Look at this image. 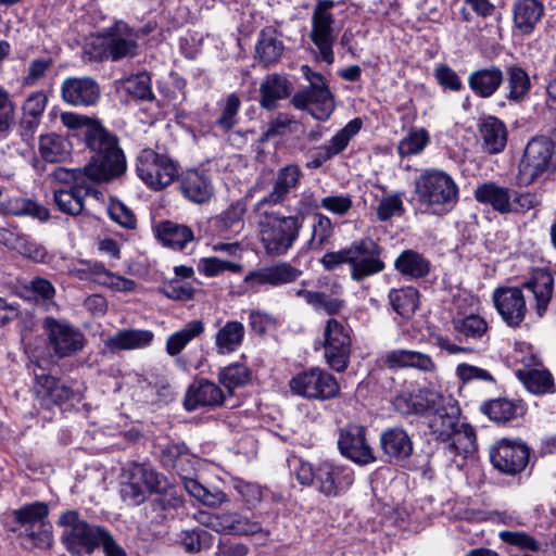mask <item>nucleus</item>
Masks as SVG:
<instances>
[{"label":"nucleus","mask_w":556,"mask_h":556,"mask_svg":"<svg viewBox=\"0 0 556 556\" xmlns=\"http://www.w3.org/2000/svg\"><path fill=\"white\" fill-rule=\"evenodd\" d=\"M250 379L251 371L240 363L230 364L218 374V381L227 390L229 396H232L235 389L249 383Z\"/></svg>","instance_id":"obj_54"},{"label":"nucleus","mask_w":556,"mask_h":556,"mask_svg":"<svg viewBox=\"0 0 556 556\" xmlns=\"http://www.w3.org/2000/svg\"><path fill=\"white\" fill-rule=\"evenodd\" d=\"M292 104L300 110H307L318 121H327L334 110L333 96L326 84L308 86L296 92Z\"/></svg>","instance_id":"obj_18"},{"label":"nucleus","mask_w":556,"mask_h":556,"mask_svg":"<svg viewBox=\"0 0 556 556\" xmlns=\"http://www.w3.org/2000/svg\"><path fill=\"white\" fill-rule=\"evenodd\" d=\"M26 548L48 549L53 544L52 525L50 521L41 522L29 529H23L17 532Z\"/></svg>","instance_id":"obj_51"},{"label":"nucleus","mask_w":556,"mask_h":556,"mask_svg":"<svg viewBox=\"0 0 556 556\" xmlns=\"http://www.w3.org/2000/svg\"><path fill=\"white\" fill-rule=\"evenodd\" d=\"M294 475L300 484L313 485L326 497H338L349 490L354 481L353 472L330 462L312 465L302 459L298 460Z\"/></svg>","instance_id":"obj_5"},{"label":"nucleus","mask_w":556,"mask_h":556,"mask_svg":"<svg viewBox=\"0 0 556 556\" xmlns=\"http://www.w3.org/2000/svg\"><path fill=\"white\" fill-rule=\"evenodd\" d=\"M479 132L483 140L484 149L496 154L502 152L507 144V129L505 124L494 116H488L479 124Z\"/></svg>","instance_id":"obj_36"},{"label":"nucleus","mask_w":556,"mask_h":556,"mask_svg":"<svg viewBox=\"0 0 556 556\" xmlns=\"http://www.w3.org/2000/svg\"><path fill=\"white\" fill-rule=\"evenodd\" d=\"M245 328L242 323L228 320L222 325L215 334V346L219 355L236 352L242 344Z\"/></svg>","instance_id":"obj_42"},{"label":"nucleus","mask_w":556,"mask_h":556,"mask_svg":"<svg viewBox=\"0 0 556 556\" xmlns=\"http://www.w3.org/2000/svg\"><path fill=\"white\" fill-rule=\"evenodd\" d=\"M384 364L390 369L415 368L425 372L437 370V365L430 355L414 350H392L386 354Z\"/></svg>","instance_id":"obj_26"},{"label":"nucleus","mask_w":556,"mask_h":556,"mask_svg":"<svg viewBox=\"0 0 556 556\" xmlns=\"http://www.w3.org/2000/svg\"><path fill=\"white\" fill-rule=\"evenodd\" d=\"M382 248L370 238H363L353 242L349 248L328 252L321 258L327 270H333L342 264L351 267V278L362 281L365 278L379 274L386 268L381 260Z\"/></svg>","instance_id":"obj_3"},{"label":"nucleus","mask_w":556,"mask_h":556,"mask_svg":"<svg viewBox=\"0 0 556 556\" xmlns=\"http://www.w3.org/2000/svg\"><path fill=\"white\" fill-rule=\"evenodd\" d=\"M493 302L503 320L509 327H518L523 321L527 304L520 288H497L493 292Z\"/></svg>","instance_id":"obj_20"},{"label":"nucleus","mask_w":556,"mask_h":556,"mask_svg":"<svg viewBox=\"0 0 556 556\" xmlns=\"http://www.w3.org/2000/svg\"><path fill=\"white\" fill-rule=\"evenodd\" d=\"M294 394L308 400H329L340 390L337 379L329 372L312 368L294 376L289 382Z\"/></svg>","instance_id":"obj_13"},{"label":"nucleus","mask_w":556,"mask_h":556,"mask_svg":"<svg viewBox=\"0 0 556 556\" xmlns=\"http://www.w3.org/2000/svg\"><path fill=\"white\" fill-rule=\"evenodd\" d=\"M186 491L205 506L217 508L229 501L228 496L220 490H210L192 478L184 479Z\"/></svg>","instance_id":"obj_53"},{"label":"nucleus","mask_w":556,"mask_h":556,"mask_svg":"<svg viewBox=\"0 0 556 556\" xmlns=\"http://www.w3.org/2000/svg\"><path fill=\"white\" fill-rule=\"evenodd\" d=\"M0 214L31 216L40 220H47L50 216L49 211L45 206L23 197H12L0 201Z\"/></svg>","instance_id":"obj_43"},{"label":"nucleus","mask_w":556,"mask_h":556,"mask_svg":"<svg viewBox=\"0 0 556 556\" xmlns=\"http://www.w3.org/2000/svg\"><path fill=\"white\" fill-rule=\"evenodd\" d=\"M498 535L503 542L517 546L520 549L531 552H539L541 549V543L523 531H501Z\"/></svg>","instance_id":"obj_64"},{"label":"nucleus","mask_w":556,"mask_h":556,"mask_svg":"<svg viewBox=\"0 0 556 556\" xmlns=\"http://www.w3.org/2000/svg\"><path fill=\"white\" fill-rule=\"evenodd\" d=\"M503 71L495 65L472 71L468 76V86L480 98L492 97L502 86Z\"/></svg>","instance_id":"obj_28"},{"label":"nucleus","mask_w":556,"mask_h":556,"mask_svg":"<svg viewBox=\"0 0 556 556\" xmlns=\"http://www.w3.org/2000/svg\"><path fill=\"white\" fill-rule=\"evenodd\" d=\"M58 525L64 528L62 543L72 555H91L98 548V539L103 527L88 523L78 511H64Z\"/></svg>","instance_id":"obj_9"},{"label":"nucleus","mask_w":556,"mask_h":556,"mask_svg":"<svg viewBox=\"0 0 556 556\" xmlns=\"http://www.w3.org/2000/svg\"><path fill=\"white\" fill-rule=\"evenodd\" d=\"M92 194L94 198L102 197V192L89 187L76 184L68 189H59L54 191V202L63 213L68 215H78L84 208V199Z\"/></svg>","instance_id":"obj_32"},{"label":"nucleus","mask_w":556,"mask_h":556,"mask_svg":"<svg viewBox=\"0 0 556 556\" xmlns=\"http://www.w3.org/2000/svg\"><path fill=\"white\" fill-rule=\"evenodd\" d=\"M49 507L43 502H33L21 506L12 511L14 526L10 529L12 532H20L23 529H29L34 526L47 522Z\"/></svg>","instance_id":"obj_39"},{"label":"nucleus","mask_w":556,"mask_h":556,"mask_svg":"<svg viewBox=\"0 0 556 556\" xmlns=\"http://www.w3.org/2000/svg\"><path fill=\"white\" fill-rule=\"evenodd\" d=\"M34 389L38 396L49 397L55 404H62L73 397V390L70 387L46 374H36Z\"/></svg>","instance_id":"obj_45"},{"label":"nucleus","mask_w":556,"mask_h":556,"mask_svg":"<svg viewBox=\"0 0 556 556\" xmlns=\"http://www.w3.org/2000/svg\"><path fill=\"white\" fill-rule=\"evenodd\" d=\"M260 213L258 233L265 252L270 256L285 255L299 238L302 228L299 215H283L268 208Z\"/></svg>","instance_id":"obj_4"},{"label":"nucleus","mask_w":556,"mask_h":556,"mask_svg":"<svg viewBox=\"0 0 556 556\" xmlns=\"http://www.w3.org/2000/svg\"><path fill=\"white\" fill-rule=\"evenodd\" d=\"M245 205L242 202L232 203L216 219V227L220 233H239L243 226Z\"/></svg>","instance_id":"obj_56"},{"label":"nucleus","mask_w":556,"mask_h":556,"mask_svg":"<svg viewBox=\"0 0 556 556\" xmlns=\"http://www.w3.org/2000/svg\"><path fill=\"white\" fill-rule=\"evenodd\" d=\"M523 287L533 293L536 301V312L542 316L552 299L554 290V278L548 270L540 269L533 273L532 277L523 283Z\"/></svg>","instance_id":"obj_37"},{"label":"nucleus","mask_w":556,"mask_h":556,"mask_svg":"<svg viewBox=\"0 0 556 556\" xmlns=\"http://www.w3.org/2000/svg\"><path fill=\"white\" fill-rule=\"evenodd\" d=\"M544 5L539 0H520L514 5V23L522 34L533 31L544 15Z\"/></svg>","instance_id":"obj_38"},{"label":"nucleus","mask_w":556,"mask_h":556,"mask_svg":"<svg viewBox=\"0 0 556 556\" xmlns=\"http://www.w3.org/2000/svg\"><path fill=\"white\" fill-rule=\"evenodd\" d=\"M122 89L139 100H152L154 98L151 88V78L147 73H140L122 81Z\"/></svg>","instance_id":"obj_59"},{"label":"nucleus","mask_w":556,"mask_h":556,"mask_svg":"<svg viewBox=\"0 0 556 556\" xmlns=\"http://www.w3.org/2000/svg\"><path fill=\"white\" fill-rule=\"evenodd\" d=\"M506 74L508 100L514 102L523 100L531 89V83L528 73L520 66L511 65L507 67Z\"/></svg>","instance_id":"obj_55"},{"label":"nucleus","mask_w":556,"mask_h":556,"mask_svg":"<svg viewBox=\"0 0 556 556\" xmlns=\"http://www.w3.org/2000/svg\"><path fill=\"white\" fill-rule=\"evenodd\" d=\"M529 447L519 440L501 439L490 448V460L498 471L515 476L528 465Z\"/></svg>","instance_id":"obj_16"},{"label":"nucleus","mask_w":556,"mask_h":556,"mask_svg":"<svg viewBox=\"0 0 556 556\" xmlns=\"http://www.w3.org/2000/svg\"><path fill=\"white\" fill-rule=\"evenodd\" d=\"M303 172L298 164L290 163L277 169L274 174L270 190L254 205V211L283 206L300 186Z\"/></svg>","instance_id":"obj_11"},{"label":"nucleus","mask_w":556,"mask_h":556,"mask_svg":"<svg viewBox=\"0 0 556 556\" xmlns=\"http://www.w3.org/2000/svg\"><path fill=\"white\" fill-rule=\"evenodd\" d=\"M394 267L403 276L419 279L429 274L430 262L416 251L405 250L395 260Z\"/></svg>","instance_id":"obj_46"},{"label":"nucleus","mask_w":556,"mask_h":556,"mask_svg":"<svg viewBox=\"0 0 556 556\" xmlns=\"http://www.w3.org/2000/svg\"><path fill=\"white\" fill-rule=\"evenodd\" d=\"M225 399V393L216 383L201 378L189 386L184 404L187 410L192 412L200 407L220 406Z\"/></svg>","instance_id":"obj_23"},{"label":"nucleus","mask_w":556,"mask_h":556,"mask_svg":"<svg viewBox=\"0 0 556 556\" xmlns=\"http://www.w3.org/2000/svg\"><path fill=\"white\" fill-rule=\"evenodd\" d=\"M549 170H556V135L535 136L528 141L519 161L517 184L528 187Z\"/></svg>","instance_id":"obj_6"},{"label":"nucleus","mask_w":556,"mask_h":556,"mask_svg":"<svg viewBox=\"0 0 556 556\" xmlns=\"http://www.w3.org/2000/svg\"><path fill=\"white\" fill-rule=\"evenodd\" d=\"M511 197L513 191L509 188L495 182H484L475 190V198L478 202L491 205L500 214L511 213Z\"/></svg>","instance_id":"obj_34"},{"label":"nucleus","mask_w":556,"mask_h":556,"mask_svg":"<svg viewBox=\"0 0 556 556\" xmlns=\"http://www.w3.org/2000/svg\"><path fill=\"white\" fill-rule=\"evenodd\" d=\"M180 544L188 553H199L212 546L213 536L202 529L182 531L180 534Z\"/></svg>","instance_id":"obj_61"},{"label":"nucleus","mask_w":556,"mask_h":556,"mask_svg":"<svg viewBox=\"0 0 556 556\" xmlns=\"http://www.w3.org/2000/svg\"><path fill=\"white\" fill-rule=\"evenodd\" d=\"M48 97L39 90L31 92L25 100L22 111L21 128L26 135H33L41 122Z\"/></svg>","instance_id":"obj_40"},{"label":"nucleus","mask_w":556,"mask_h":556,"mask_svg":"<svg viewBox=\"0 0 556 556\" xmlns=\"http://www.w3.org/2000/svg\"><path fill=\"white\" fill-rule=\"evenodd\" d=\"M452 325L459 340H478L486 334L489 326L485 319L476 314L456 316Z\"/></svg>","instance_id":"obj_47"},{"label":"nucleus","mask_w":556,"mask_h":556,"mask_svg":"<svg viewBox=\"0 0 556 556\" xmlns=\"http://www.w3.org/2000/svg\"><path fill=\"white\" fill-rule=\"evenodd\" d=\"M204 332L202 320L189 321L184 328L172 333L166 341V353L169 356L178 355L194 338Z\"/></svg>","instance_id":"obj_49"},{"label":"nucleus","mask_w":556,"mask_h":556,"mask_svg":"<svg viewBox=\"0 0 556 556\" xmlns=\"http://www.w3.org/2000/svg\"><path fill=\"white\" fill-rule=\"evenodd\" d=\"M437 399H440V393L431 391H419L416 394L402 393L395 396L393 406L396 412L405 416L427 417L430 416Z\"/></svg>","instance_id":"obj_25"},{"label":"nucleus","mask_w":556,"mask_h":556,"mask_svg":"<svg viewBox=\"0 0 556 556\" xmlns=\"http://www.w3.org/2000/svg\"><path fill=\"white\" fill-rule=\"evenodd\" d=\"M362 126L363 122L359 118L350 121L327 143L319 147V162H327L341 153L349 146L351 139L358 134Z\"/></svg>","instance_id":"obj_41"},{"label":"nucleus","mask_w":556,"mask_h":556,"mask_svg":"<svg viewBox=\"0 0 556 556\" xmlns=\"http://www.w3.org/2000/svg\"><path fill=\"white\" fill-rule=\"evenodd\" d=\"M429 141L430 137L426 129L413 130L399 142V154L403 157L418 154Z\"/></svg>","instance_id":"obj_60"},{"label":"nucleus","mask_w":556,"mask_h":556,"mask_svg":"<svg viewBox=\"0 0 556 556\" xmlns=\"http://www.w3.org/2000/svg\"><path fill=\"white\" fill-rule=\"evenodd\" d=\"M285 51L280 35L273 27L264 28L255 45V60L265 67L279 62Z\"/></svg>","instance_id":"obj_31"},{"label":"nucleus","mask_w":556,"mask_h":556,"mask_svg":"<svg viewBox=\"0 0 556 556\" xmlns=\"http://www.w3.org/2000/svg\"><path fill=\"white\" fill-rule=\"evenodd\" d=\"M42 328L47 334L49 346L60 358L73 356L85 346L84 333L65 319L46 317Z\"/></svg>","instance_id":"obj_12"},{"label":"nucleus","mask_w":556,"mask_h":556,"mask_svg":"<svg viewBox=\"0 0 556 556\" xmlns=\"http://www.w3.org/2000/svg\"><path fill=\"white\" fill-rule=\"evenodd\" d=\"M126 481L122 484L121 495L129 505H140L150 494H159L156 500L162 509L176 508L181 500L169 486L165 477L146 464H131L125 471Z\"/></svg>","instance_id":"obj_2"},{"label":"nucleus","mask_w":556,"mask_h":556,"mask_svg":"<svg viewBox=\"0 0 556 556\" xmlns=\"http://www.w3.org/2000/svg\"><path fill=\"white\" fill-rule=\"evenodd\" d=\"M62 123L68 128L86 126L84 134L87 147L93 152L85 173L94 182H109L126 173L127 162L118 138L99 122L75 113H63Z\"/></svg>","instance_id":"obj_1"},{"label":"nucleus","mask_w":556,"mask_h":556,"mask_svg":"<svg viewBox=\"0 0 556 556\" xmlns=\"http://www.w3.org/2000/svg\"><path fill=\"white\" fill-rule=\"evenodd\" d=\"M389 301L395 313L405 319H409L418 308L419 293L413 287L392 289L389 292Z\"/></svg>","instance_id":"obj_48"},{"label":"nucleus","mask_w":556,"mask_h":556,"mask_svg":"<svg viewBox=\"0 0 556 556\" xmlns=\"http://www.w3.org/2000/svg\"><path fill=\"white\" fill-rule=\"evenodd\" d=\"M332 235L331 219L325 215L317 214L314 218L311 239L307 242L308 249L320 251L324 244Z\"/></svg>","instance_id":"obj_62"},{"label":"nucleus","mask_w":556,"mask_h":556,"mask_svg":"<svg viewBox=\"0 0 556 556\" xmlns=\"http://www.w3.org/2000/svg\"><path fill=\"white\" fill-rule=\"evenodd\" d=\"M292 85L288 78L278 73L268 74L260 85V105L273 111L277 108L278 101L291 94Z\"/></svg>","instance_id":"obj_27"},{"label":"nucleus","mask_w":556,"mask_h":556,"mask_svg":"<svg viewBox=\"0 0 556 556\" xmlns=\"http://www.w3.org/2000/svg\"><path fill=\"white\" fill-rule=\"evenodd\" d=\"M333 7L332 0H319L312 12L309 38L327 64H332L334 61L332 47L339 33L334 27V17L331 13Z\"/></svg>","instance_id":"obj_10"},{"label":"nucleus","mask_w":556,"mask_h":556,"mask_svg":"<svg viewBox=\"0 0 556 556\" xmlns=\"http://www.w3.org/2000/svg\"><path fill=\"white\" fill-rule=\"evenodd\" d=\"M219 106L220 115L215 125L223 131H229L238 123L237 115L241 106V100L237 93H230L219 102Z\"/></svg>","instance_id":"obj_58"},{"label":"nucleus","mask_w":556,"mask_h":556,"mask_svg":"<svg viewBox=\"0 0 556 556\" xmlns=\"http://www.w3.org/2000/svg\"><path fill=\"white\" fill-rule=\"evenodd\" d=\"M153 332L142 329H124L106 338L103 343L111 351L135 350L148 346Z\"/></svg>","instance_id":"obj_35"},{"label":"nucleus","mask_w":556,"mask_h":556,"mask_svg":"<svg viewBox=\"0 0 556 556\" xmlns=\"http://www.w3.org/2000/svg\"><path fill=\"white\" fill-rule=\"evenodd\" d=\"M301 275L302 270L299 268L287 262H280L250 271L244 278V283L251 289L264 285L279 287L296 281Z\"/></svg>","instance_id":"obj_22"},{"label":"nucleus","mask_w":556,"mask_h":556,"mask_svg":"<svg viewBox=\"0 0 556 556\" xmlns=\"http://www.w3.org/2000/svg\"><path fill=\"white\" fill-rule=\"evenodd\" d=\"M450 440L444 451L452 459L457 455L467 457L477 450L476 432L468 424L458 425Z\"/></svg>","instance_id":"obj_44"},{"label":"nucleus","mask_w":556,"mask_h":556,"mask_svg":"<svg viewBox=\"0 0 556 556\" xmlns=\"http://www.w3.org/2000/svg\"><path fill=\"white\" fill-rule=\"evenodd\" d=\"M420 203L435 211H450L458 200V187L454 179L442 170H426L415 181Z\"/></svg>","instance_id":"obj_7"},{"label":"nucleus","mask_w":556,"mask_h":556,"mask_svg":"<svg viewBox=\"0 0 556 556\" xmlns=\"http://www.w3.org/2000/svg\"><path fill=\"white\" fill-rule=\"evenodd\" d=\"M136 173L147 187L160 191L176 180L179 175V164L167 153L147 148L137 156Z\"/></svg>","instance_id":"obj_8"},{"label":"nucleus","mask_w":556,"mask_h":556,"mask_svg":"<svg viewBox=\"0 0 556 556\" xmlns=\"http://www.w3.org/2000/svg\"><path fill=\"white\" fill-rule=\"evenodd\" d=\"M517 405L507 399L491 400L481 406V412L496 422H506L517 416Z\"/></svg>","instance_id":"obj_57"},{"label":"nucleus","mask_w":556,"mask_h":556,"mask_svg":"<svg viewBox=\"0 0 556 556\" xmlns=\"http://www.w3.org/2000/svg\"><path fill=\"white\" fill-rule=\"evenodd\" d=\"M380 446L389 460H403L413 453V442L408 433L402 428H389L380 435Z\"/></svg>","instance_id":"obj_30"},{"label":"nucleus","mask_w":556,"mask_h":556,"mask_svg":"<svg viewBox=\"0 0 556 556\" xmlns=\"http://www.w3.org/2000/svg\"><path fill=\"white\" fill-rule=\"evenodd\" d=\"M29 291L34 294L37 303L46 306L47 309L54 307L55 288L48 279L35 277L29 282Z\"/></svg>","instance_id":"obj_63"},{"label":"nucleus","mask_w":556,"mask_h":556,"mask_svg":"<svg viewBox=\"0 0 556 556\" xmlns=\"http://www.w3.org/2000/svg\"><path fill=\"white\" fill-rule=\"evenodd\" d=\"M325 357L336 371H344L350 363L352 339L350 329L339 320L331 318L324 331Z\"/></svg>","instance_id":"obj_15"},{"label":"nucleus","mask_w":556,"mask_h":556,"mask_svg":"<svg viewBox=\"0 0 556 556\" xmlns=\"http://www.w3.org/2000/svg\"><path fill=\"white\" fill-rule=\"evenodd\" d=\"M39 152L46 162H62L70 155V143L60 135H43L39 140Z\"/></svg>","instance_id":"obj_50"},{"label":"nucleus","mask_w":556,"mask_h":556,"mask_svg":"<svg viewBox=\"0 0 556 556\" xmlns=\"http://www.w3.org/2000/svg\"><path fill=\"white\" fill-rule=\"evenodd\" d=\"M155 235L163 245L176 251H182L188 243L194 240L190 227L172 220L160 222L155 227Z\"/></svg>","instance_id":"obj_33"},{"label":"nucleus","mask_w":556,"mask_h":556,"mask_svg":"<svg viewBox=\"0 0 556 556\" xmlns=\"http://www.w3.org/2000/svg\"><path fill=\"white\" fill-rule=\"evenodd\" d=\"M101 96L99 84L89 76L68 77L61 85L62 100L74 106H93Z\"/></svg>","instance_id":"obj_21"},{"label":"nucleus","mask_w":556,"mask_h":556,"mask_svg":"<svg viewBox=\"0 0 556 556\" xmlns=\"http://www.w3.org/2000/svg\"><path fill=\"white\" fill-rule=\"evenodd\" d=\"M215 522L211 525V530L217 533L236 534V535H253L256 533H264L265 536L269 534L268 531H263L260 522L251 521L238 513H220L217 514Z\"/></svg>","instance_id":"obj_24"},{"label":"nucleus","mask_w":556,"mask_h":556,"mask_svg":"<svg viewBox=\"0 0 556 556\" xmlns=\"http://www.w3.org/2000/svg\"><path fill=\"white\" fill-rule=\"evenodd\" d=\"M179 189L186 199L198 204L208 202L214 194L208 177L198 170H187L181 176Z\"/></svg>","instance_id":"obj_29"},{"label":"nucleus","mask_w":556,"mask_h":556,"mask_svg":"<svg viewBox=\"0 0 556 556\" xmlns=\"http://www.w3.org/2000/svg\"><path fill=\"white\" fill-rule=\"evenodd\" d=\"M433 406L430 416H427L428 426L437 439L447 442L459 425L460 408L452 395L443 394H440Z\"/></svg>","instance_id":"obj_17"},{"label":"nucleus","mask_w":556,"mask_h":556,"mask_svg":"<svg viewBox=\"0 0 556 556\" xmlns=\"http://www.w3.org/2000/svg\"><path fill=\"white\" fill-rule=\"evenodd\" d=\"M517 376L527 390L533 394H546L554 391V380L545 369H519Z\"/></svg>","instance_id":"obj_52"},{"label":"nucleus","mask_w":556,"mask_h":556,"mask_svg":"<svg viewBox=\"0 0 556 556\" xmlns=\"http://www.w3.org/2000/svg\"><path fill=\"white\" fill-rule=\"evenodd\" d=\"M139 30L123 21L115 22L103 36V53L113 62L131 59L139 54Z\"/></svg>","instance_id":"obj_14"},{"label":"nucleus","mask_w":556,"mask_h":556,"mask_svg":"<svg viewBox=\"0 0 556 556\" xmlns=\"http://www.w3.org/2000/svg\"><path fill=\"white\" fill-rule=\"evenodd\" d=\"M365 435L366 429L359 425H348L341 429L338 439L340 453L356 464L367 465L375 462L374 451Z\"/></svg>","instance_id":"obj_19"}]
</instances>
